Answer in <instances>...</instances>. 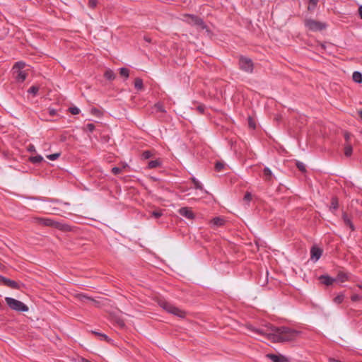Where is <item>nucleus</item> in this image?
I'll list each match as a JSON object with an SVG mask.
<instances>
[{
	"instance_id": "nucleus-44",
	"label": "nucleus",
	"mask_w": 362,
	"mask_h": 362,
	"mask_svg": "<svg viewBox=\"0 0 362 362\" xmlns=\"http://www.w3.org/2000/svg\"><path fill=\"white\" fill-rule=\"evenodd\" d=\"M122 172V168H118V167H114L112 168V173L114 174V175H118L120 173Z\"/></svg>"
},
{
	"instance_id": "nucleus-29",
	"label": "nucleus",
	"mask_w": 362,
	"mask_h": 362,
	"mask_svg": "<svg viewBox=\"0 0 362 362\" xmlns=\"http://www.w3.org/2000/svg\"><path fill=\"white\" fill-rule=\"evenodd\" d=\"M119 74L122 76L128 78L129 76V71L128 69L122 67L119 69Z\"/></svg>"
},
{
	"instance_id": "nucleus-16",
	"label": "nucleus",
	"mask_w": 362,
	"mask_h": 362,
	"mask_svg": "<svg viewBox=\"0 0 362 362\" xmlns=\"http://www.w3.org/2000/svg\"><path fill=\"white\" fill-rule=\"evenodd\" d=\"M25 62H23L22 61L17 62L13 66V72H16L17 71H23V69L25 68Z\"/></svg>"
},
{
	"instance_id": "nucleus-57",
	"label": "nucleus",
	"mask_w": 362,
	"mask_h": 362,
	"mask_svg": "<svg viewBox=\"0 0 362 362\" xmlns=\"http://www.w3.org/2000/svg\"><path fill=\"white\" fill-rule=\"evenodd\" d=\"M145 40H146V41H147V42H150V41H151V40H150V39H149V38H147V37H145Z\"/></svg>"
},
{
	"instance_id": "nucleus-42",
	"label": "nucleus",
	"mask_w": 362,
	"mask_h": 362,
	"mask_svg": "<svg viewBox=\"0 0 362 362\" xmlns=\"http://www.w3.org/2000/svg\"><path fill=\"white\" fill-rule=\"evenodd\" d=\"M252 194L250 192H247L244 196V200L245 202H249L252 200Z\"/></svg>"
},
{
	"instance_id": "nucleus-51",
	"label": "nucleus",
	"mask_w": 362,
	"mask_h": 362,
	"mask_svg": "<svg viewBox=\"0 0 362 362\" xmlns=\"http://www.w3.org/2000/svg\"><path fill=\"white\" fill-rule=\"evenodd\" d=\"M344 138H345L346 141H348L350 139V134L348 132H346L344 134Z\"/></svg>"
},
{
	"instance_id": "nucleus-13",
	"label": "nucleus",
	"mask_w": 362,
	"mask_h": 362,
	"mask_svg": "<svg viewBox=\"0 0 362 362\" xmlns=\"http://www.w3.org/2000/svg\"><path fill=\"white\" fill-rule=\"evenodd\" d=\"M342 219L344 221V224L346 226L349 227V228L351 230V231L355 230L354 225L353 224L350 218L348 216V215L346 213H344L342 214Z\"/></svg>"
},
{
	"instance_id": "nucleus-39",
	"label": "nucleus",
	"mask_w": 362,
	"mask_h": 362,
	"mask_svg": "<svg viewBox=\"0 0 362 362\" xmlns=\"http://www.w3.org/2000/svg\"><path fill=\"white\" fill-rule=\"evenodd\" d=\"M152 156V153L149 151H145L142 153V158L144 159H148Z\"/></svg>"
},
{
	"instance_id": "nucleus-34",
	"label": "nucleus",
	"mask_w": 362,
	"mask_h": 362,
	"mask_svg": "<svg viewBox=\"0 0 362 362\" xmlns=\"http://www.w3.org/2000/svg\"><path fill=\"white\" fill-rule=\"evenodd\" d=\"M38 90L39 88L37 86H33L28 89V92L30 94H33V95H35L37 93Z\"/></svg>"
},
{
	"instance_id": "nucleus-26",
	"label": "nucleus",
	"mask_w": 362,
	"mask_h": 362,
	"mask_svg": "<svg viewBox=\"0 0 362 362\" xmlns=\"http://www.w3.org/2000/svg\"><path fill=\"white\" fill-rule=\"evenodd\" d=\"M339 203L337 197H332L331 200L330 209L333 210H336L338 209Z\"/></svg>"
},
{
	"instance_id": "nucleus-45",
	"label": "nucleus",
	"mask_w": 362,
	"mask_h": 362,
	"mask_svg": "<svg viewBox=\"0 0 362 362\" xmlns=\"http://www.w3.org/2000/svg\"><path fill=\"white\" fill-rule=\"evenodd\" d=\"M52 202H57V203L59 204L61 206H69V204L67 202H63L57 200V199L52 200Z\"/></svg>"
},
{
	"instance_id": "nucleus-30",
	"label": "nucleus",
	"mask_w": 362,
	"mask_h": 362,
	"mask_svg": "<svg viewBox=\"0 0 362 362\" xmlns=\"http://www.w3.org/2000/svg\"><path fill=\"white\" fill-rule=\"evenodd\" d=\"M192 181L196 189L203 190L202 185L195 177H192Z\"/></svg>"
},
{
	"instance_id": "nucleus-49",
	"label": "nucleus",
	"mask_w": 362,
	"mask_h": 362,
	"mask_svg": "<svg viewBox=\"0 0 362 362\" xmlns=\"http://www.w3.org/2000/svg\"><path fill=\"white\" fill-rule=\"evenodd\" d=\"M49 114L50 116H54L57 114V111L54 109H49Z\"/></svg>"
},
{
	"instance_id": "nucleus-55",
	"label": "nucleus",
	"mask_w": 362,
	"mask_h": 362,
	"mask_svg": "<svg viewBox=\"0 0 362 362\" xmlns=\"http://www.w3.org/2000/svg\"><path fill=\"white\" fill-rule=\"evenodd\" d=\"M82 361H83V362H91V361H90L89 360L86 359V358H83V360H82Z\"/></svg>"
},
{
	"instance_id": "nucleus-43",
	"label": "nucleus",
	"mask_w": 362,
	"mask_h": 362,
	"mask_svg": "<svg viewBox=\"0 0 362 362\" xmlns=\"http://www.w3.org/2000/svg\"><path fill=\"white\" fill-rule=\"evenodd\" d=\"M361 299V296L358 294H354L351 296V300L354 302L358 301Z\"/></svg>"
},
{
	"instance_id": "nucleus-12",
	"label": "nucleus",
	"mask_w": 362,
	"mask_h": 362,
	"mask_svg": "<svg viewBox=\"0 0 362 362\" xmlns=\"http://www.w3.org/2000/svg\"><path fill=\"white\" fill-rule=\"evenodd\" d=\"M13 73L16 74L15 78L18 83H23L28 76V74L25 71H17Z\"/></svg>"
},
{
	"instance_id": "nucleus-28",
	"label": "nucleus",
	"mask_w": 362,
	"mask_h": 362,
	"mask_svg": "<svg viewBox=\"0 0 362 362\" xmlns=\"http://www.w3.org/2000/svg\"><path fill=\"white\" fill-rule=\"evenodd\" d=\"M296 165L297 167V168L302 173H305L306 172V168H305V165L303 163L300 162V161H296Z\"/></svg>"
},
{
	"instance_id": "nucleus-3",
	"label": "nucleus",
	"mask_w": 362,
	"mask_h": 362,
	"mask_svg": "<svg viewBox=\"0 0 362 362\" xmlns=\"http://www.w3.org/2000/svg\"><path fill=\"white\" fill-rule=\"evenodd\" d=\"M159 305L165 311L169 313H171L175 316H177L180 318H184L186 316V313L177 307H175L173 304L165 300H160Z\"/></svg>"
},
{
	"instance_id": "nucleus-14",
	"label": "nucleus",
	"mask_w": 362,
	"mask_h": 362,
	"mask_svg": "<svg viewBox=\"0 0 362 362\" xmlns=\"http://www.w3.org/2000/svg\"><path fill=\"white\" fill-rule=\"evenodd\" d=\"M226 221L221 217H215L211 221V224L213 227H220L225 224Z\"/></svg>"
},
{
	"instance_id": "nucleus-18",
	"label": "nucleus",
	"mask_w": 362,
	"mask_h": 362,
	"mask_svg": "<svg viewBox=\"0 0 362 362\" xmlns=\"http://www.w3.org/2000/svg\"><path fill=\"white\" fill-rule=\"evenodd\" d=\"M161 165V162L160 160H151L148 162V168L149 169H153V168H156L159 166H160Z\"/></svg>"
},
{
	"instance_id": "nucleus-23",
	"label": "nucleus",
	"mask_w": 362,
	"mask_h": 362,
	"mask_svg": "<svg viewBox=\"0 0 362 362\" xmlns=\"http://www.w3.org/2000/svg\"><path fill=\"white\" fill-rule=\"evenodd\" d=\"M77 298L82 301V302H84L86 301V300H91L94 303H96V301L95 300H93V298H91L90 297H88L87 296H86L85 294H83V293H78L77 296H76Z\"/></svg>"
},
{
	"instance_id": "nucleus-54",
	"label": "nucleus",
	"mask_w": 362,
	"mask_h": 362,
	"mask_svg": "<svg viewBox=\"0 0 362 362\" xmlns=\"http://www.w3.org/2000/svg\"><path fill=\"white\" fill-rule=\"evenodd\" d=\"M357 287L362 290V283L357 284Z\"/></svg>"
},
{
	"instance_id": "nucleus-5",
	"label": "nucleus",
	"mask_w": 362,
	"mask_h": 362,
	"mask_svg": "<svg viewBox=\"0 0 362 362\" xmlns=\"http://www.w3.org/2000/svg\"><path fill=\"white\" fill-rule=\"evenodd\" d=\"M239 69L246 73L252 74L254 69V63L250 58L240 56L238 61Z\"/></svg>"
},
{
	"instance_id": "nucleus-2",
	"label": "nucleus",
	"mask_w": 362,
	"mask_h": 362,
	"mask_svg": "<svg viewBox=\"0 0 362 362\" xmlns=\"http://www.w3.org/2000/svg\"><path fill=\"white\" fill-rule=\"evenodd\" d=\"M33 221L37 224L54 228L61 230H69L70 228L69 226L49 218L35 217L33 218Z\"/></svg>"
},
{
	"instance_id": "nucleus-31",
	"label": "nucleus",
	"mask_w": 362,
	"mask_h": 362,
	"mask_svg": "<svg viewBox=\"0 0 362 362\" xmlns=\"http://www.w3.org/2000/svg\"><path fill=\"white\" fill-rule=\"evenodd\" d=\"M319 0H310L309 1V6H308V10H313L314 9L316 6L317 5Z\"/></svg>"
},
{
	"instance_id": "nucleus-40",
	"label": "nucleus",
	"mask_w": 362,
	"mask_h": 362,
	"mask_svg": "<svg viewBox=\"0 0 362 362\" xmlns=\"http://www.w3.org/2000/svg\"><path fill=\"white\" fill-rule=\"evenodd\" d=\"M163 215V211L161 210L159 211H153L152 212V216L156 218H160Z\"/></svg>"
},
{
	"instance_id": "nucleus-1",
	"label": "nucleus",
	"mask_w": 362,
	"mask_h": 362,
	"mask_svg": "<svg viewBox=\"0 0 362 362\" xmlns=\"http://www.w3.org/2000/svg\"><path fill=\"white\" fill-rule=\"evenodd\" d=\"M247 329L254 334L265 337L274 343H283L293 341L297 339L300 331L282 326L275 327L269 326L265 328H256L252 325H248Z\"/></svg>"
},
{
	"instance_id": "nucleus-6",
	"label": "nucleus",
	"mask_w": 362,
	"mask_h": 362,
	"mask_svg": "<svg viewBox=\"0 0 362 362\" xmlns=\"http://www.w3.org/2000/svg\"><path fill=\"white\" fill-rule=\"evenodd\" d=\"M305 25L311 31H320L326 28V24L313 19H306Z\"/></svg>"
},
{
	"instance_id": "nucleus-53",
	"label": "nucleus",
	"mask_w": 362,
	"mask_h": 362,
	"mask_svg": "<svg viewBox=\"0 0 362 362\" xmlns=\"http://www.w3.org/2000/svg\"><path fill=\"white\" fill-rule=\"evenodd\" d=\"M92 332L94 334H95L96 336H98L99 337H100V334H102V333H100V332H95V331H93Z\"/></svg>"
},
{
	"instance_id": "nucleus-27",
	"label": "nucleus",
	"mask_w": 362,
	"mask_h": 362,
	"mask_svg": "<svg viewBox=\"0 0 362 362\" xmlns=\"http://www.w3.org/2000/svg\"><path fill=\"white\" fill-rule=\"evenodd\" d=\"M114 322L119 327H124L125 326V323L124 320L119 317H115Z\"/></svg>"
},
{
	"instance_id": "nucleus-37",
	"label": "nucleus",
	"mask_w": 362,
	"mask_h": 362,
	"mask_svg": "<svg viewBox=\"0 0 362 362\" xmlns=\"http://www.w3.org/2000/svg\"><path fill=\"white\" fill-rule=\"evenodd\" d=\"M59 156H60V153H53V154L47 155V158L49 160H57Z\"/></svg>"
},
{
	"instance_id": "nucleus-38",
	"label": "nucleus",
	"mask_w": 362,
	"mask_h": 362,
	"mask_svg": "<svg viewBox=\"0 0 362 362\" xmlns=\"http://www.w3.org/2000/svg\"><path fill=\"white\" fill-rule=\"evenodd\" d=\"M69 112L72 115H78L80 112V110L77 107H69Z\"/></svg>"
},
{
	"instance_id": "nucleus-11",
	"label": "nucleus",
	"mask_w": 362,
	"mask_h": 362,
	"mask_svg": "<svg viewBox=\"0 0 362 362\" xmlns=\"http://www.w3.org/2000/svg\"><path fill=\"white\" fill-rule=\"evenodd\" d=\"M319 279L322 284L326 286L332 285L336 280L328 275H322L319 277Z\"/></svg>"
},
{
	"instance_id": "nucleus-15",
	"label": "nucleus",
	"mask_w": 362,
	"mask_h": 362,
	"mask_svg": "<svg viewBox=\"0 0 362 362\" xmlns=\"http://www.w3.org/2000/svg\"><path fill=\"white\" fill-rule=\"evenodd\" d=\"M263 175H264V178L266 181L270 182L272 180V170L269 168L265 167L264 168Z\"/></svg>"
},
{
	"instance_id": "nucleus-56",
	"label": "nucleus",
	"mask_w": 362,
	"mask_h": 362,
	"mask_svg": "<svg viewBox=\"0 0 362 362\" xmlns=\"http://www.w3.org/2000/svg\"><path fill=\"white\" fill-rule=\"evenodd\" d=\"M359 115H360V117L362 120V110L359 112Z\"/></svg>"
},
{
	"instance_id": "nucleus-10",
	"label": "nucleus",
	"mask_w": 362,
	"mask_h": 362,
	"mask_svg": "<svg viewBox=\"0 0 362 362\" xmlns=\"http://www.w3.org/2000/svg\"><path fill=\"white\" fill-rule=\"evenodd\" d=\"M266 356H267V358L271 359L273 362H288V358L282 355L268 354L266 355Z\"/></svg>"
},
{
	"instance_id": "nucleus-24",
	"label": "nucleus",
	"mask_w": 362,
	"mask_h": 362,
	"mask_svg": "<svg viewBox=\"0 0 362 362\" xmlns=\"http://www.w3.org/2000/svg\"><path fill=\"white\" fill-rule=\"evenodd\" d=\"M337 280L339 281L340 282H344L348 280V276L346 274L341 272L338 273Z\"/></svg>"
},
{
	"instance_id": "nucleus-41",
	"label": "nucleus",
	"mask_w": 362,
	"mask_h": 362,
	"mask_svg": "<svg viewBox=\"0 0 362 362\" xmlns=\"http://www.w3.org/2000/svg\"><path fill=\"white\" fill-rule=\"evenodd\" d=\"M98 4V0H89L88 6L91 8H94Z\"/></svg>"
},
{
	"instance_id": "nucleus-22",
	"label": "nucleus",
	"mask_w": 362,
	"mask_h": 362,
	"mask_svg": "<svg viewBox=\"0 0 362 362\" xmlns=\"http://www.w3.org/2000/svg\"><path fill=\"white\" fill-rule=\"evenodd\" d=\"M29 160L32 163L36 164V163H41L43 160V158L40 155H37V156H35L30 157Z\"/></svg>"
},
{
	"instance_id": "nucleus-32",
	"label": "nucleus",
	"mask_w": 362,
	"mask_h": 362,
	"mask_svg": "<svg viewBox=\"0 0 362 362\" xmlns=\"http://www.w3.org/2000/svg\"><path fill=\"white\" fill-rule=\"evenodd\" d=\"M154 107L156 110V111H158V112H165V110L163 104H161L160 103L155 104Z\"/></svg>"
},
{
	"instance_id": "nucleus-25",
	"label": "nucleus",
	"mask_w": 362,
	"mask_h": 362,
	"mask_svg": "<svg viewBox=\"0 0 362 362\" xmlns=\"http://www.w3.org/2000/svg\"><path fill=\"white\" fill-rule=\"evenodd\" d=\"M352 146L349 144H346L344 146V155L349 157L352 154Z\"/></svg>"
},
{
	"instance_id": "nucleus-8",
	"label": "nucleus",
	"mask_w": 362,
	"mask_h": 362,
	"mask_svg": "<svg viewBox=\"0 0 362 362\" xmlns=\"http://www.w3.org/2000/svg\"><path fill=\"white\" fill-rule=\"evenodd\" d=\"M322 254V250L320 248L313 246L310 249V259L313 260L314 262L317 261Z\"/></svg>"
},
{
	"instance_id": "nucleus-52",
	"label": "nucleus",
	"mask_w": 362,
	"mask_h": 362,
	"mask_svg": "<svg viewBox=\"0 0 362 362\" xmlns=\"http://www.w3.org/2000/svg\"><path fill=\"white\" fill-rule=\"evenodd\" d=\"M358 14L360 18L362 19V5L358 7Z\"/></svg>"
},
{
	"instance_id": "nucleus-46",
	"label": "nucleus",
	"mask_w": 362,
	"mask_h": 362,
	"mask_svg": "<svg viewBox=\"0 0 362 362\" xmlns=\"http://www.w3.org/2000/svg\"><path fill=\"white\" fill-rule=\"evenodd\" d=\"M100 339L105 340L106 341H110V339L106 334H100Z\"/></svg>"
},
{
	"instance_id": "nucleus-17",
	"label": "nucleus",
	"mask_w": 362,
	"mask_h": 362,
	"mask_svg": "<svg viewBox=\"0 0 362 362\" xmlns=\"http://www.w3.org/2000/svg\"><path fill=\"white\" fill-rule=\"evenodd\" d=\"M352 79L357 83L362 82V74L359 71H354L352 75Z\"/></svg>"
},
{
	"instance_id": "nucleus-35",
	"label": "nucleus",
	"mask_w": 362,
	"mask_h": 362,
	"mask_svg": "<svg viewBox=\"0 0 362 362\" xmlns=\"http://www.w3.org/2000/svg\"><path fill=\"white\" fill-rule=\"evenodd\" d=\"M95 126L93 123H88L85 127V129L86 131H88L89 132H93L95 130Z\"/></svg>"
},
{
	"instance_id": "nucleus-33",
	"label": "nucleus",
	"mask_w": 362,
	"mask_h": 362,
	"mask_svg": "<svg viewBox=\"0 0 362 362\" xmlns=\"http://www.w3.org/2000/svg\"><path fill=\"white\" fill-rule=\"evenodd\" d=\"M344 298V296L343 294H339L334 298V302L337 304H340L343 302Z\"/></svg>"
},
{
	"instance_id": "nucleus-4",
	"label": "nucleus",
	"mask_w": 362,
	"mask_h": 362,
	"mask_svg": "<svg viewBox=\"0 0 362 362\" xmlns=\"http://www.w3.org/2000/svg\"><path fill=\"white\" fill-rule=\"evenodd\" d=\"M5 300L8 307L17 312H27L28 311V307L23 302L16 300L11 297H6Z\"/></svg>"
},
{
	"instance_id": "nucleus-36",
	"label": "nucleus",
	"mask_w": 362,
	"mask_h": 362,
	"mask_svg": "<svg viewBox=\"0 0 362 362\" xmlns=\"http://www.w3.org/2000/svg\"><path fill=\"white\" fill-rule=\"evenodd\" d=\"M223 168H224V164L223 163L219 162V161L216 163V164H215V170L217 172L221 171Z\"/></svg>"
},
{
	"instance_id": "nucleus-48",
	"label": "nucleus",
	"mask_w": 362,
	"mask_h": 362,
	"mask_svg": "<svg viewBox=\"0 0 362 362\" xmlns=\"http://www.w3.org/2000/svg\"><path fill=\"white\" fill-rule=\"evenodd\" d=\"M204 109H205V107H204V106H203V105H199V106L197 107V110H198L199 112H201V113H203V112H204Z\"/></svg>"
},
{
	"instance_id": "nucleus-20",
	"label": "nucleus",
	"mask_w": 362,
	"mask_h": 362,
	"mask_svg": "<svg viewBox=\"0 0 362 362\" xmlns=\"http://www.w3.org/2000/svg\"><path fill=\"white\" fill-rule=\"evenodd\" d=\"M190 17L194 24L199 25V26L204 25V21L201 18H199L197 16H193V15H191Z\"/></svg>"
},
{
	"instance_id": "nucleus-19",
	"label": "nucleus",
	"mask_w": 362,
	"mask_h": 362,
	"mask_svg": "<svg viewBox=\"0 0 362 362\" xmlns=\"http://www.w3.org/2000/svg\"><path fill=\"white\" fill-rule=\"evenodd\" d=\"M104 76L109 81H112L115 78V74L111 69H107L104 74Z\"/></svg>"
},
{
	"instance_id": "nucleus-50",
	"label": "nucleus",
	"mask_w": 362,
	"mask_h": 362,
	"mask_svg": "<svg viewBox=\"0 0 362 362\" xmlns=\"http://www.w3.org/2000/svg\"><path fill=\"white\" fill-rule=\"evenodd\" d=\"M28 151L30 152H34L35 151V148L33 145H30L28 147Z\"/></svg>"
},
{
	"instance_id": "nucleus-21",
	"label": "nucleus",
	"mask_w": 362,
	"mask_h": 362,
	"mask_svg": "<svg viewBox=\"0 0 362 362\" xmlns=\"http://www.w3.org/2000/svg\"><path fill=\"white\" fill-rule=\"evenodd\" d=\"M134 87L139 90H142L144 88L143 80L140 78H136L134 81Z\"/></svg>"
},
{
	"instance_id": "nucleus-9",
	"label": "nucleus",
	"mask_w": 362,
	"mask_h": 362,
	"mask_svg": "<svg viewBox=\"0 0 362 362\" xmlns=\"http://www.w3.org/2000/svg\"><path fill=\"white\" fill-rule=\"evenodd\" d=\"M178 212L181 216L189 220H192L194 218L193 211L188 207H182L179 209Z\"/></svg>"
},
{
	"instance_id": "nucleus-7",
	"label": "nucleus",
	"mask_w": 362,
	"mask_h": 362,
	"mask_svg": "<svg viewBox=\"0 0 362 362\" xmlns=\"http://www.w3.org/2000/svg\"><path fill=\"white\" fill-rule=\"evenodd\" d=\"M0 281L5 286L13 288V289H19L20 285L18 282L11 280L9 279H7L1 275H0Z\"/></svg>"
},
{
	"instance_id": "nucleus-47",
	"label": "nucleus",
	"mask_w": 362,
	"mask_h": 362,
	"mask_svg": "<svg viewBox=\"0 0 362 362\" xmlns=\"http://www.w3.org/2000/svg\"><path fill=\"white\" fill-rule=\"evenodd\" d=\"M59 209L58 208L54 207L52 208V211L50 213L54 214H59Z\"/></svg>"
}]
</instances>
